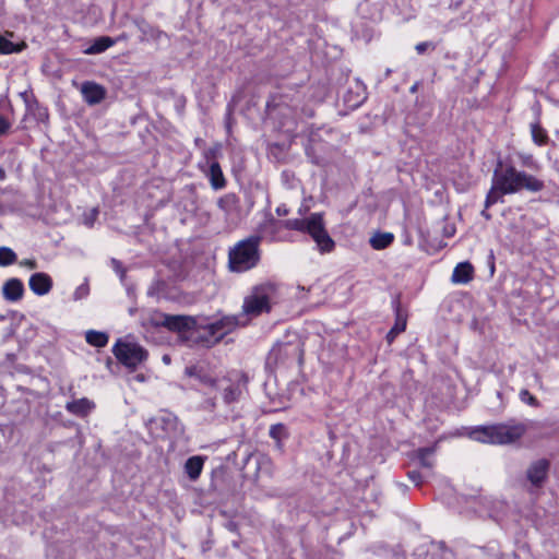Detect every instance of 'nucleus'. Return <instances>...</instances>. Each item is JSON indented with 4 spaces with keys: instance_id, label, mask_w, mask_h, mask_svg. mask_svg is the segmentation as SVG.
I'll return each instance as SVG.
<instances>
[{
    "instance_id": "f257e3e1",
    "label": "nucleus",
    "mask_w": 559,
    "mask_h": 559,
    "mask_svg": "<svg viewBox=\"0 0 559 559\" xmlns=\"http://www.w3.org/2000/svg\"><path fill=\"white\" fill-rule=\"evenodd\" d=\"M492 177L497 188L508 194L519 193L523 190L536 193L544 189V181L523 170H519L512 164L498 162Z\"/></svg>"
},
{
    "instance_id": "f03ea898",
    "label": "nucleus",
    "mask_w": 559,
    "mask_h": 559,
    "mask_svg": "<svg viewBox=\"0 0 559 559\" xmlns=\"http://www.w3.org/2000/svg\"><path fill=\"white\" fill-rule=\"evenodd\" d=\"M523 424H496L479 426L471 431L473 440L490 444H510L518 441L525 433Z\"/></svg>"
},
{
    "instance_id": "7ed1b4c3",
    "label": "nucleus",
    "mask_w": 559,
    "mask_h": 559,
    "mask_svg": "<svg viewBox=\"0 0 559 559\" xmlns=\"http://www.w3.org/2000/svg\"><path fill=\"white\" fill-rule=\"evenodd\" d=\"M260 236H250L237 242L228 253L229 269L242 273L257 266L260 261Z\"/></svg>"
},
{
    "instance_id": "20e7f679",
    "label": "nucleus",
    "mask_w": 559,
    "mask_h": 559,
    "mask_svg": "<svg viewBox=\"0 0 559 559\" xmlns=\"http://www.w3.org/2000/svg\"><path fill=\"white\" fill-rule=\"evenodd\" d=\"M248 376L240 371L228 372L219 380H211L212 388H214L223 403L226 406H231L239 403L248 391Z\"/></svg>"
},
{
    "instance_id": "39448f33",
    "label": "nucleus",
    "mask_w": 559,
    "mask_h": 559,
    "mask_svg": "<svg viewBox=\"0 0 559 559\" xmlns=\"http://www.w3.org/2000/svg\"><path fill=\"white\" fill-rule=\"evenodd\" d=\"M275 295V286L272 284H262L252 289L242 305V313L254 318L264 312L271 311V300Z\"/></svg>"
},
{
    "instance_id": "423d86ee",
    "label": "nucleus",
    "mask_w": 559,
    "mask_h": 559,
    "mask_svg": "<svg viewBox=\"0 0 559 559\" xmlns=\"http://www.w3.org/2000/svg\"><path fill=\"white\" fill-rule=\"evenodd\" d=\"M150 323L154 326H163L182 335L191 333L198 326L195 317L187 314H167L159 311H154L151 314Z\"/></svg>"
},
{
    "instance_id": "0eeeda50",
    "label": "nucleus",
    "mask_w": 559,
    "mask_h": 559,
    "mask_svg": "<svg viewBox=\"0 0 559 559\" xmlns=\"http://www.w3.org/2000/svg\"><path fill=\"white\" fill-rule=\"evenodd\" d=\"M117 360L130 370H135L147 359L148 353L138 343L118 340L112 347Z\"/></svg>"
},
{
    "instance_id": "6e6552de",
    "label": "nucleus",
    "mask_w": 559,
    "mask_h": 559,
    "mask_svg": "<svg viewBox=\"0 0 559 559\" xmlns=\"http://www.w3.org/2000/svg\"><path fill=\"white\" fill-rule=\"evenodd\" d=\"M304 233L311 236L321 253H330L333 251L335 242L325 229L323 215L321 213H312L307 217V226Z\"/></svg>"
},
{
    "instance_id": "1a4fd4ad",
    "label": "nucleus",
    "mask_w": 559,
    "mask_h": 559,
    "mask_svg": "<svg viewBox=\"0 0 559 559\" xmlns=\"http://www.w3.org/2000/svg\"><path fill=\"white\" fill-rule=\"evenodd\" d=\"M241 322L239 318L236 316H227L223 317L214 322L206 324L203 330L206 333L204 334L205 341L209 344H215L219 342L225 335L231 333ZM245 322L242 323V325Z\"/></svg>"
},
{
    "instance_id": "9d476101",
    "label": "nucleus",
    "mask_w": 559,
    "mask_h": 559,
    "mask_svg": "<svg viewBox=\"0 0 559 559\" xmlns=\"http://www.w3.org/2000/svg\"><path fill=\"white\" fill-rule=\"evenodd\" d=\"M549 467L550 463L546 459L533 462L526 472L527 479L534 487H542L547 478Z\"/></svg>"
},
{
    "instance_id": "9b49d317",
    "label": "nucleus",
    "mask_w": 559,
    "mask_h": 559,
    "mask_svg": "<svg viewBox=\"0 0 559 559\" xmlns=\"http://www.w3.org/2000/svg\"><path fill=\"white\" fill-rule=\"evenodd\" d=\"M217 206L224 212L225 218L235 219L240 212L239 199L235 193H227L217 201Z\"/></svg>"
},
{
    "instance_id": "f8f14e48",
    "label": "nucleus",
    "mask_w": 559,
    "mask_h": 559,
    "mask_svg": "<svg viewBox=\"0 0 559 559\" xmlns=\"http://www.w3.org/2000/svg\"><path fill=\"white\" fill-rule=\"evenodd\" d=\"M81 93L88 105H97L106 97V90L95 82H84Z\"/></svg>"
},
{
    "instance_id": "ddd939ff",
    "label": "nucleus",
    "mask_w": 559,
    "mask_h": 559,
    "mask_svg": "<svg viewBox=\"0 0 559 559\" xmlns=\"http://www.w3.org/2000/svg\"><path fill=\"white\" fill-rule=\"evenodd\" d=\"M31 290L37 296L47 295L52 288V280L46 273H34L28 281Z\"/></svg>"
},
{
    "instance_id": "4468645a",
    "label": "nucleus",
    "mask_w": 559,
    "mask_h": 559,
    "mask_svg": "<svg viewBox=\"0 0 559 559\" xmlns=\"http://www.w3.org/2000/svg\"><path fill=\"white\" fill-rule=\"evenodd\" d=\"M24 295V285L19 278H10L2 286V296L7 301L16 302Z\"/></svg>"
},
{
    "instance_id": "2eb2a0df",
    "label": "nucleus",
    "mask_w": 559,
    "mask_h": 559,
    "mask_svg": "<svg viewBox=\"0 0 559 559\" xmlns=\"http://www.w3.org/2000/svg\"><path fill=\"white\" fill-rule=\"evenodd\" d=\"M95 407L94 403L86 397L68 402L66 409L76 416L84 417Z\"/></svg>"
},
{
    "instance_id": "dca6fc26",
    "label": "nucleus",
    "mask_w": 559,
    "mask_h": 559,
    "mask_svg": "<svg viewBox=\"0 0 559 559\" xmlns=\"http://www.w3.org/2000/svg\"><path fill=\"white\" fill-rule=\"evenodd\" d=\"M473 272L469 262H461L454 267L451 280L456 284H466L473 278Z\"/></svg>"
},
{
    "instance_id": "f3484780",
    "label": "nucleus",
    "mask_w": 559,
    "mask_h": 559,
    "mask_svg": "<svg viewBox=\"0 0 559 559\" xmlns=\"http://www.w3.org/2000/svg\"><path fill=\"white\" fill-rule=\"evenodd\" d=\"M204 457L194 455L189 457L185 463V472L187 473L190 480L195 481L203 469Z\"/></svg>"
},
{
    "instance_id": "a211bd4d",
    "label": "nucleus",
    "mask_w": 559,
    "mask_h": 559,
    "mask_svg": "<svg viewBox=\"0 0 559 559\" xmlns=\"http://www.w3.org/2000/svg\"><path fill=\"white\" fill-rule=\"evenodd\" d=\"M116 40L109 36H100L93 40V43L84 50L85 55H98L106 51L114 46Z\"/></svg>"
},
{
    "instance_id": "6ab92c4d",
    "label": "nucleus",
    "mask_w": 559,
    "mask_h": 559,
    "mask_svg": "<svg viewBox=\"0 0 559 559\" xmlns=\"http://www.w3.org/2000/svg\"><path fill=\"white\" fill-rule=\"evenodd\" d=\"M207 177L214 190H221L226 186V180L219 164L213 160L210 165Z\"/></svg>"
},
{
    "instance_id": "aec40b11",
    "label": "nucleus",
    "mask_w": 559,
    "mask_h": 559,
    "mask_svg": "<svg viewBox=\"0 0 559 559\" xmlns=\"http://www.w3.org/2000/svg\"><path fill=\"white\" fill-rule=\"evenodd\" d=\"M151 424L154 425L155 428H160L166 433H169L177 429L178 418L173 414H164L152 419Z\"/></svg>"
},
{
    "instance_id": "412c9836",
    "label": "nucleus",
    "mask_w": 559,
    "mask_h": 559,
    "mask_svg": "<svg viewBox=\"0 0 559 559\" xmlns=\"http://www.w3.org/2000/svg\"><path fill=\"white\" fill-rule=\"evenodd\" d=\"M436 452V447L420 448L416 451V456L419 460L420 466L431 469L435 465L432 459Z\"/></svg>"
},
{
    "instance_id": "4be33fe9",
    "label": "nucleus",
    "mask_w": 559,
    "mask_h": 559,
    "mask_svg": "<svg viewBox=\"0 0 559 559\" xmlns=\"http://www.w3.org/2000/svg\"><path fill=\"white\" fill-rule=\"evenodd\" d=\"M394 240L391 233H377L370 238V245L376 250L388 248Z\"/></svg>"
},
{
    "instance_id": "5701e85b",
    "label": "nucleus",
    "mask_w": 559,
    "mask_h": 559,
    "mask_svg": "<svg viewBox=\"0 0 559 559\" xmlns=\"http://www.w3.org/2000/svg\"><path fill=\"white\" fill-rule=\"evenodd\" d=\"M86 342L95 347H105L108 343V335L105 332L90 330L85 334Z\"/></svg>"
},
{
    "instance_id": "b1692460",
    "label": "nucleus",
    "mask_w": 559,
    "mask_h": 559,
    "mask_svg": "<svg viewBox=\"0 0 559 559\" xmlns=\"http://www.w3.org/2000/svg\"><path fill=\"white\" fill-rule=\"evenodd\" d=\"M507 193L502 192L500 189L497 188L496 180L492 177L491 188L486 195L485 207L489 209L490 206H492L493 204H496L498 202H503L502 198Z\"/></svg>"
},
{
    "instance_id": "393cba45",
    "label": "nucleus",
    "mask_w": 559,
    "mask_h": 559,
    "mask_svg": "<svg viewBox=\"0 0 559 559\" xmlns=\"http://www.w3.org/2000/svg\"><path fill=\"white\" fill-rule=\"evenodd\" d=\"M269 435L272 439H274L276 441V445L278 449H281V447H282V444H281L282 439H285L288 436L287 429H286L285 425H283V424L272 425L270 427Z\"/></svg>"
},
{
    "instance_id": "a878e982",
    "label": "nucleus",
    "mask_w": 559,
    "mask_h": 559,
    "mask_svg": "<svg viewBox=\"0 0 559 559\" xmlns=\"http://www.w3.org/2000/svg\"><path fill=\"white\" fill-rule=\"evenodd\" d=\"M531 133L533 141L538 145H545L548 142V134L544 128L539 126V123L531 124Z\"/></svg>"
},
{
    "instance_id": "bb28decb",
    "label": "nucleus",
    "mask_w": 559,
    "mask_h": 559,
    "mask_svg": "<svg viewBox=\"0 0 559 559\" xmlns=\"http://www.w3.org/2000/svg\"><path fill=\"white\" fill-rule=\"evenodd\" d=\"M406 329V319L397 311L394 326L389 331L386 338L391 343L394 337Z\"/></svg>"
},
{
    "instance_id": "cd10ccee",
    "label": "nucleus",
    "mask_w": 559,
    "mask_h": 559,
    "mask_svg": "<svg viewBox=\"0 0 559 559\" xmlns=\"http://www.w3.org/2000/svg\"><path fill=\"white\" fill-rule=\"evenodd\" d=\"M16 253L9 247H0V266H8L16 261Z\"/></svg>"
},
{
    "instance_id": "c85d7f7f",
    "label": "nucleus",
    "mask_w": 559,
    "mask_h": 559,
    "mask_svg": "<svg viewBox=\"0 0 559 559\" xmlns=\"http://www.w3.org/2000/svg\"><path fill=\"white\" fill-rule=\"evenodd\" d=\"M280 353H283L285 355H294L300 362L302 359L304 350L299 344L292 345V344H285L284 346L280 347Z\"/></svg>"
},
{
    "instance_id": "c756f323",
    "label": "nucleus",
    "mask_w": 559,
    "mask_h": 559,
    "mask_svg": "<svg viewBox=\"0 0 559 559\" xmlns=\"http://www.w3.org/2000/svg\"><path fill=\"white\" fill-rule=\"evenodd\" d=\"M307 226V217L306 218H293L284 222V227L290 230L305 231Z\"/></svg>"
},
{
    "instance_id": "7c9ffc66",
    "label": "nucleus",
    "mask_w": 559,
    "mask_h": 559,
    "mask_svg": "<svg viewBox=\"0 0 559 559\" xmlns=\"http://www.w3.org/2000/svg\"><path fill=\"white\" fill-rule=\"evenodd\" d=\"M21 51V48L16 47L12 41L0 36V53H13Z\"/></svg>"
},
{
    "instance_id": "2f4dec72",
    "label": "nucleus",
    "mask_w": 559,
    "mask_h": 559,
    "mask_svg": "<svg viewBox=\"0 0 559 559\" xmlns=\"http://www.w3.org/2000/svg\"><path fill=\"white\" fill-rule=\"evenodd\" d=\"M519 396L523 403H526L531 406L537 407L539 405L538 400L526 389L521 390Z\"/></svg>"
},
{
    "instance_id": "473e14b6",
    "label": "nucleus",
    "mask_w": 559,
    "mask_h": 559,
    "mask_svg": "<svg viewBox=\"0 0 559 559\" xmlns=\"http://www.w3.org/2000/svg\"><path fill=\"white\" fill-rule=\"evenodd\" d=\"M349 95H350V93L348 95H346L344 99L348 104V106H350V107H358L366 99V96H365L364 93L362 94H357V97H356V99L354 102H352V99L349 98Z\"/></svg>"
},
{
    "instance_id": "72a5a7b5",
    "label": "nucleus",
    "mask_w": 559,
    "mask_h": 559,
    "mask_svg": "<svg viewBox=\"0 0 559 559\" xmlns=\"http://www.w3.org/2000/svg\"><path fill=\"white\" fill-rule=\"evenodd\" d=\"M407 476L416 486H419L423 483V475L418 471H409Z\"/></svg>"
},
{
    "instance_id": "f704fd0d",
    "label": "nucleus",
    "mask_w": 559,
    "mask_h": 559,
    "mask_svg": "<svg viewBox=\"0 0 559 559\" xmlns=\"http://www.w3.org/2000/svg\"><path fill=\"white\" fill-rule=\"evenodd\" d=\"M111 264H112L115 272L120 275L121 280H123L126 270L123 269L121 262L116 259H112Z\"/></svg>"
},
{
    "instance_id": "c9c22d12",
    "label": "nucleus",
    "mask_w": 559,
    "mask_h": 559,
    "mask_svg": "<svg viewBox=\"0 0 559 559\" xmlns=\"http://www.w3.org/2000/svg\"><path fill=\"white\" fill-rule=\"evenodd\" d=\"M9 129H10L9 121L3 116H0V134H5Z\"/></svg>"
},
{
    "instance_id": "e433bc0d",
    "label": "nucleus",
    "mask_w": 559,
    "mask_h": 559,
    "mask_svg": "<svg viewBox=\"0 0 559 559\" xmlns=\"http://www.w3.org/2000/svg\"><path fill=\"white\" fill-rule=\"evenodd\" d=\"M200 372L201 371L195 366H189L185 369V373L193 378L199 377Z\"/></svg>"
},
{
    "instance_id": "4c0bfd02",
    "label": "nucleus",
    "mask_w": 559,
    "mask_h": 559,
    "mask_svg": "<svg viewBox=\"0 0 559 559\" xmlns=\"http://www.w3.org/2000/svg\"><path fill=\"white\" fill-rule=\"evenodd\" d=\"M429 46H431V44H430L429 41H423V43L417 44V45L415 46V49H416V51H417L419 55H421V53H424V52L427 50V48H428Z\"/></svg>"
},
{
    "instance_id": "58836bf2",
    "label": "nucleus",
    "mask_w": 559,
    "mask_h": 559,
    "mask_svg": "<svg viewBox=\"0 0 559 559\" xmlns=\"http://www.w3.org/2000/svg\"><path fill=\"white\" fill-rule=\"evenodd\" d=\"M204 384L212 386L211 380H219V378H212L200 372L198 377Z\"/></svg>"
},
{
    "instance_id": "ea45409f",
    "label": "nucleus",
    "mask_w": 559,
    "mask_h": 559,
    "mask_svg": "<svg viewBox=\"0 0 559 559\" xmlns=\"http://www.w3.org/2000/svg\"><path fill=\"white\" fill-rule=\"evenodd\" d=\"M216 152H217V148L213 147V148H209L205 151V158L210 162L211 159H214L215 158V155H216Z\"/></svg>"
},
{
    "instance_id": "a19ab883",
    "label": "nucleus",
    "mask_w": 559,
    "mask_h": 559,
    "mask_svg": "<svg viewBox=\"0 0 559 559\" xmlns=\"http://www.w3.org/2000/svg\"><path fill=\"white\" fill-rule=\"evenodd\" d=\"M21 265H24L31 270H34L37 267V263L35 260H24L21 262Z\"/></svg>"
},
{
    "instance_id": "79ce46f5",
    "label": "nucleus",
    "mask_w": 559,
    "mask_h": 559,
    "mask_svg": "<svg viewBox=\"0 0 559 559\" xmlns=\"http://www.w3.org/2000/svg\"><path fill=\"white\" fill-rule=\"evenodd\" d=\"M206 405V408L214 411L217 407V397L207 400Z\"/></svg>"
},
{
    "instance_id": "37998d69",
    "label": "nucleus",
    "mask_w": 559,
    "mask_h": 559,
    "mask_svg": "<svg viewBox=\"0 0 559 559\" xmlns=\"http://www.w3.org/2000/svg\"><path fill=\"white\" fill-rule=\"evenodd\" d=\"M276 213L280 216H285V215L288 214V210H287V207L285 205H281V206L276 207Z\"/></svg>"
},
{
    "instance_id": "c03bdc74",
    "label": "nucleus",
    "mask_w": 559,
    "mask_h": 559,
    "mask_svg": "<svg viewBox=\"0 0 559 559\" xmlns=\"http://www.w3.org/2000/svg\"><path fill=\"white\" fill-rule=\"evenodd\" d=\"M135 23H136V25H138V27H139V29H140L141 32H143L144 34H146V33H147V32H146V27H148V25H146V24H144V23H139V22H135Z\"/></svg>"
},
{
    "instance_id": "a18cd8bd",
    "label": "nucleus",
    "mask_w": 559,
    "mask_h": 559,
    "mask_svg": "<svg viewBox=\"0 0 559 559\" xmlns=\"http://www.w3.org/2000/svg\"><path fill=\"white\" fill-rule=\"evenodd\" d=\"M7 178V173L4 168L0 167V181H3Z\"/></svg>"
},
{
    "instance_id": "49530a36",
    "label": "nucleus",
    "mask_w": 559,
    "mask_h": 559,
    "mask_svg": "<svg viewBox=\"0 0 559 559\" xmlns=\"http://www.w3.org/2000/svg\"><path fill=\"white\" fill-rule=\"evenodd\" d=\"M114 39L116 40V43L120 41V40H126V39H128V35L123 33V34L119 35L117 38H114Z\"/></svg>"
},
{
    "instance_id": "de8ad7c7",
    "label": "nucleus",
    "mask_w": 559,
    "mask_h": 559,
    "mask_svg": "<svg viewBox=\"0 0 559 559\" xmlns=\"http://www.w3.org/2000/svg\"><path fill=\"white\" fill-rule=\"evenodd\" d=\"M488 209L485 207V210H483L481 212V216L485 217L486 219H490L491 218V215L487 212Z\"/></svg>"
},
{
    "instance_id": "09e8293b",
    "label": "nucleus",
    "mask_w": 559,
    "mask_h": 559,
    "mask_svg": "<svg viewBox=\"0 0 559 559\" xmlns=\"http://www.w3.org/2000/svg\"><path fill=\"white\" fill-rule=\"evenodd\" d=\"M92 214H93V218H95V217L97 216V214H98V211H97L96 209H94V210L92 211Z\"/></svg>"
},
{
    "instance_id": "8fccbe9b",
    "label": "nucleus",
    "mask_w": 559,
    "mask_h": 559,
    "mask_svg": "<svg viewBox=\"0 0 559 559\" xmlns=\"http://www.w3.org/2000/svg\"><path fill=\"white\" fill-rule=\"evenodd\" d=\"M136 379H138L139 381H144V376L139 374V376H136Z\"/></svg>"
},
{
    "instance_id": "3c124183",
    "label": "nucleus",
    "mask_w": 559,
    "mask_h": 559,
    "mask_svg": "<svg viewBox=\"0 0 559 559\" xmlns=\"http://www.w3.org/2000/svg\"><path fill=\"white\" fill-rule=\"evenodd\" d=\"M44 117H47V112H39V118L43 119Z\"/></svg>"
},
{
    "instance_id": "603ef678",
    "label": "nucleus",
    "mask_w": 559,
    "mask_h": 559,
    "mask_svg": "<svg viewBox=\"0 0 559 559\" xmlns=\"http://www.w3.org/2000/svg\"><path fill=\"white\" fill-rule=\"evenodd\" d=\"M163 360H164L165 362H169V360H170V359H169V357H168V356H164V357H163Z\"/></svg>"
}]
</instances>
